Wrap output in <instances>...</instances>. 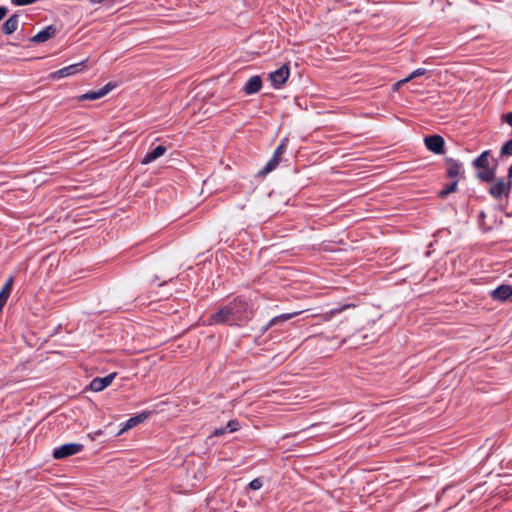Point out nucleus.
<instances>
[{
  "mask_svg": "<svg viewBox=\"0 0 512 512\" xmlns=\"http://www.w3.org/2000/svg\"><path fill=\"white\" fill-rule=\"evenodd\" d=\"M254 316L252 305L244 297H236L208 317L210 325L244 326Z\"/></svg>",
  "mask_w": 512,
  "mask_h": 512,
  "instance_id": "obj_1",
  "label": "nucleus"
},
{
  "mask_svg": "<svg viewBox=\"0 0 512 512\" xmlns=\"http://www.w3.org/2000/svg\"><path fill=\"white\" fill-rule=\"evenodd\" d=\"M508 181L503 178L498 179L489 189V193L495 199L508 198L512 184V164L508 168Z\"/></svg>",
  "mask_w": 512,
  "mask_h": 512,
  "instance_id": "obj_2",
  "label": "nucleus"
},
{
  "mask_svg": "<svg viewBox=\"0 0 512 512\" xmlns=\"http://www.w3.org/2000/svg\"><path fill=\"white\" fill-rule=\"evenodd\" d=\"M83 448V444L67 443L58 448H55L53 451V457L55 459H64L66 457L78 454L83 450Z\"/></svg>",
  "mask_w": 512,
  "mask_h": 512,
  "instance_id": "obj_3",
  "label": "nucleus"
},
{
  "mask_svg": "<svg viewBox=\"0 0 512 512\" xmlns=\"http://www.w3.org/2000/svg\"><path fill=\"white\" fill-rule=\"evenodd\" d=\"M290 69L288 64L282 65L277 70L269 74V79L274 88H280L288 80Z\"/></svg>",
  "mask_w": 512,
  "mask_h": 512,
  "instance_id": "obj_4",
  "label": "nucleus"
},
{
  "mask_svg": "<svg viewBox=\"0 0 512 512\" xmlns=\"http://www.w3.org/2000/svg\"><path fill=\"white\" fill-rule=\"evenodd\" d=\"M113 88L115 84L112 82L107 83L104 87L97 91H89L78 97L79 101H94L106 96Z\"/></svg>",
  "mask_w": 512,
  "mask_h": 512,
  "instance_id": "obj_5",
  "label": "nucleus"
},
{
  "mask_svg": "<svg viewBox=\"0 0 512 512\" xmlns=\"http://www.w3.org/2000/svg\"><path fill=\"white\" fill-rule=\"evenodd\" d=\"M425 146L428 150L435 154H441L444 152V139L440 135L426 136L424 139Z\"/></svg>",
  "mask_w": 512,
  "mask_h": 512,
  "instance_id": "obj_6",
  "label": "nucleus"
},
{
  "mask_svg": "<svg viewBox=\"0 0 512 512\" xmlns=\"http://www.w3.org/2000/svg\"><path fill=\"white\" fill-rule=\"evenodd\" d=\"M84 63H85V61H82V62H79L76 64L69 65L67 67H64L62 69H59V70L51 73L50 76L53 79H60V78H64L67 76L74 75L83 69Z\"/></svg>",
  "mask_w": 512,
  "mask_h": 512,
  "instance_id": "obj_7",
  "label": "nucleus"
},
{
  "mask_svg": "<svg viewBox=\"0 0 512 512\" xmlns=\"http://www.w3.org/2000/svg\"><path fill=\"white\" fill-rule=\"evenodd\" d=\"M115 376H116V373H111L102 378H99V377L94 378L89 384L90 390L94 391V392L103 391L106 387H108L112 383Z\"/></svg>",
  "mask_w": 512,
  "mask_h": 512,
  "instance_id": "obj_8",
  "label": "nucleus"
},
{
  "mask_svg": "<svg viewBox=\"0 0 512 512\" xmlns=\"http://www.w3.org/2000/svg\"><path fill=\"white\" fill-rule=\"evenodd\" d=\"M490 296L496 301L505 302L512 296V285H499L497 288L491 291Z\"/></svg>",
  "mask_w": 512,
  "mask_h": 512,
  "instance_id": "obj_9",
  "label": "nucleus"
},
{
  "mask_svg": "<svg viewBox=\"0 0 512 512\" xmlns=\"http://www.w3.org/2000/svg\"><path fill=\"white\" fill-rule=\"evenodd\" d=\"M298 314H299V312H293V313H285V314H281V315L273 317L266 325H264L260 328L261 335L266 333L269 330V328L281 325L284 322L290 320L291 318H293L294 316H296Z\"/></svg>",
  "mask_w": 512,
  "mask_h": 512,
  "instance_id": "obj_10",
  "label": "nucleus"
},
{
  "mask_svg": "<svg viewBox=\"0 0 512 512\" xmlns=\"http://www.w3.org/2000/svg\"><path fill=\"white\" fill-rule=\"evenodd\" d=\"M57 33V28L54 25H48L40 30L36 35L31 38V42L44 43L53 38Z\"/></svg>",
  "mask_w": 512,
  "mask_h": 512,
  "instance_id": "obj_11",
  "label": "nucleus"
},
{
  "mask_svg": "<svg viewBox=\"0 0 512 512\" xmlns=\"http://www.w3.org/2000/svg\"><path fill=\"white\" fill-rule=\"evenodd\" d=\"M262 88V79L259 75L250 77L243 87L246 95H252L260 91Z\"/></svg>",
  "mask_w": 512,
  "mask_h": 512,
  "instance_id": "obj_12",
  "label": "nucleus"
},
{
  "mask_svg": "<svg viewBox=\"0 0 512 512\" xmlns=\"http://www.w3.org/2000/svg\"><path fill=\"white\" fill-rule=\"evenodd\" d=\"M166 151H167V148L163 145H159L155 148H152L143 157V159L141 160V163L144 165L149 164V163L155 161L156 159H158L159 157L163 156L166 153Z\"/></svg>",
  "mask_w": 512,
  "mask_h": 512,
  "instance_id": "obj_13",
  "label": "nucleus"
},
{
  "mask_svg": "<svg viewBox=\"0 0 512 512\" xmlns=\"http://www.w3.org/2000/svg\"><path fill=\"white\" fill-rule=\"evenodd\" d=\"M446 165L447 170L446 174L449 178H452L453 180L458 179V176L461 172L462 165L457 160H454L452 158H446Z\"/></svg>",
  "mask_w": 512,
  "mask_h": 512,
  "instance_id": "obj_14",
  "label": "nucleus"
},
{
  "mask_svg": "<svg viewBox=\"0 0 512 512\" xmlns=\"http://www.w3.org/2000/svg\"><path fill=\"white\" fill-rule=\"evenodd\" d=\"M239 428H240L239 421L236 420V419H233V420L228 421L227 424L224 427L216 428L213 431V435L216 436V437H220V436H223L226 433L235 432V431L239 430Z\"/></svg>",
  "mask_w": 512,
  "mask_h": 512,
  "instance_id": "obj_15",
  "label": "nucleus"
},
{
  "mask_svg": "<svg viewBox=\"0 0 512 512\" xmlns=\"http://www.w3.org/2000/svg\"><path fill=\"white\" fill-rule=\"evenodd\" d=\"M18 24H19L18 15L17 14L11 15L4 22V24L2 26L3 33L6 34V35H10V34L14 33L17 30V28H18Z\"/></svg>",
  "mask_w": 512,
  "mask_h": 512,
  "instance_id": "obj_16",
  "label": "nucleus"
},
{
  "mask_svg": "<svg viewBox=\"0 0 512 512\" xmlns=\"http://www.w3.org/2000/svg\"><path fill=\"white\" fill-rule=\"evenodd\" d=\"M149 415H150V412H142L134 417H131L125 423V426L122 429V431L130 429V428L136 426L137 424L144 422L149 417Z\"/></svg>",
  "mask_w": 512,
  "mask_h": 512,
  "instance_id": "obj_17",
  "label": "nucleus"
},
{
  "mask_svg": "<svg viewBox=\"0 0 512 512\" xmlns=\"http://www.w3.org/2000/svg\"><path fill=\"white\" fill-rule=\"evenodd\" d=\"M489 156L490 151L486 150L482 152L476 159L473 161V166L476 168H488L489 165Z\"/></svg>",
  "mask_w": 512,
  "mask_h": 512,
  "instance_id": "obj_18",
  "label": "nucleus"
},
{
  "mask_svg": "<svg viewBox=\"0 0 512 512\" xmlns=\"http://www.w3.org/2000/svg\"><path fill=\"white\" fill-rule=\"evenodd\" d=\"M280 162H278L276 160V158H271L267 163L266 165L261 169L259 170L258 172V176L259 177H265L267 174H269L270 172H272L273 170L276 169V167L279 165Z\"/></svg>",
  "mask_w": 512,
  "mask_h": 512,
  "instance_id": "obj_19",
  "label": "nucleus"
},
{
  "mask_svg": "<svg viewBox=\"0 0 512 512\" xmlns=\"http://www.w3.org/2000/svg\"><path fill=\"white\" fill-rule=\"evenodd\" d=\"M350 307H354V305H353V304H345V305H341V306H339V307L333 308V309H331L330 311H328V312L324 313V314L322 315V318H323V320H324V321H329V320H331V318H332L334 315L339 314V313H341L342 311H344V310H346V309H348V308H350Z\"/></svg>",
  "mask_w": 512,
  "mask_h": 512,
  "instance_id": "obj_20",
  "label": "nucleus"
},
{
  "mask_svg": "<svg viewBox=\"0 0 512 512\" xmlns=\"http://www.w3.org/2000/svg\"><path fill=\"white\" fill-rule=\"evenodd\" d=\"M495 176L493 169L485 168L477 173V177L483 182H491Z\"/></svg>",
  "mask_w": 512,
  "mask_h": 512,
  "instance_id": "obj_21",
  "label": "nucleus"
},
{
  "mask_svg": "<svg viewBox=\"0 0 512 512\" xmlns=\"http://www.w3.org/2000/svg\"><path fill=\"white\" fill-rule=\"evenodd\" d=\"M458 185V179L453 180L451 183H448L444 186V188L439 192V196L441 198H445L450 193L456 191Z\"/></svg>",
  "mask_w": 512,
  "mask_h": 512,
  "instance_id": "obj_22",
  "label": "nucleus"
},
{
  "mask_svg": "<svg viewBox=\"0 0 512 512\" xmlns=\"http://www.w3.org/2000/svg\"><path fill=\"white\" fill-rule=\"evenodd\" d=\"M427 73V70L425 68H418L416 70H414L413 72L410 73V75L408 77H406L405 79L399 81L396 83V85H400V84H403V83H406L416 77H419V76H422V75H425Z\"/></svg>",
  "mask_w": 512,
  "mask_h": 512,
  "instance_id": "obj_23",
  "label": "nucleus"
},
{
  "mask_svg": "<svg viewBox=\"0 0 512 512\" xmlns=\"http://www.w3.org/2000/svg\"><path fill=\"white\" fill-rule=\"evenodd\" d=\"M287 145H286V139H283L281 143L277 146L275 149L272 158H276L278 162L281 161V156L286 152Z\"/></svg>",
  "mask_w": 512,
  "mask_h": 512,
  "instance_id": "obj_24",
  "label": "nucleus"
},
{
  "mask_svg": "<svg viewBox=\"0 0 512 512\" xmlns=\"http://www.w3.org/2000/svg\"><path fill=\"white\" fill-rule=\"evenodd\" d=\"M13 283H14V277L13 276H10L5 284L3 285L2 289L0 292H3L4 295H6L7 297L10 296L11 294V291H12V288H13Z\"/></svg>",
  "mask_w": 512,
  "mask_h": 512,
  "instance_id": "obj_25",
  "label": "nucleus"
},
{
  "mask_svg": "<svg viewBox=\"0 0 512 512\" xmlns=\"http://www.w3.org/2000/svg\"><path fill=\"white\" fill-rule=\"evenodd\" d=\"M13 283H14V277L13 276H10L5 284L3 285L2 289L0 292H3L4 295H6L7 297L10 296L11 294V291H12V288H13Z\"/></svg>",
  "mask_w": 512,
  "mask_h": 512,
  "instance_id": "obj_26",
  "label": "nucleus"
},
{
  "mask_svg": "<svg viewBox=\"0 0 512 512\" xmlns=\"http://www.w3.org/2000/svg\"><path fill=\"white\" fill-rule=\"evenodd\" d=\"M501 156H512V139L508 140L500 150Z\"/></svg>",
  "mask_w": 512,
  "mask_h": 512,
  "instance_id": "obj_27",
  "label": "nucleus"
},
{
  "mask_svg": "<svg viewBox=\"0 0 512 512\" xmlns=\"http://www.w3.org/2000/svg\"><path fill=\"white\" fill-rule=\"evenodd\" d=\"M262 486H263V483H262L261 479H259V478H255L252 481H250V483H249V488L252 490H259L262 488Z\"/></svg>",
  "mask_w": 512,
  "mask_h": 512,
  "instance_id": "obj_28",
  "label": "nucleus"
},
{
  "mask_svg": "<svg viewBox=\"0 0 512 512\" xmlns=\"http://www.w3.org/2000/svg\"><path fill=\"white\" fill-rule=\"evenodd\" d=\"M486 217V214L484 211H481L478 215V218H479V225L480 227L482 228L483 231H488L490 230L491 228L489 226H486L485 223H484V218Z\"/></svg>",
  "mask_w": 512,
  "mask_h": 512,
  "instance_id": "obj_29",
  "label": "nucleus"
},
{
  "mask_svg": "<svg viewBox=\"0 0 512 512\" xmlns=\"http://www.w3.org/2000/svg\"><path fill=\"white\" fill-rule=\"evenodd\" d=\"M37 0H11V3L15 6H25L36 2Z\"/></svg>",
  "mask_w": 512,
  "mask_h": 512,
  "instance_id": "obj_30",
  "label": "nucleus"
},
{
  "mask_svg": "<svg viewBox=\"0 0 512 512\" xmlns=\"http://www.w3.org/2000/svg\"><path fill=\"white\" fill-rule=\"evenodd\" d=\"M9 297H7L6 295H4L3 292H0V312H2L5 304L7 303V300H8Z\"/></svg>",
  "mask_w": 512,
  "mask_h": 512,
  "instance_id": "obj_31",
  "label": "nucleus"
},
{
  "mask_svg": "<svg viewBox=\"0 0 512 512\" xmlns=\"http://www.w3.org/2000/svg\"><path fill=\"white\" fill-rule=\"evenodd\" d=\"M8 9L4 6H0V21L6 16Z\"/></svg>",
  "mask_w": 512,
  "mask_h": 512,
  "instance_id": "obj_32",
  "label": "nucleus"
},
{
  "mask_svg": "<svg viewBox=\"0 0 512 512\" xmlns=\"http://www.w3.org/2000/svg\"><path fill=\"white\" fill-rule=\"evenodd\" d=\"M505 121L512 127V112H509L505 115Z\"/></svg>",
  "mask_w": 512,
  "mask_h": 512,
  "instance_id": "obj_33",
  "label": "nucleus"
},
{
  "mask_svg": "<svg viewBox=\"0 0 512 512\" xmlns=\"http://www.w3.org/2000/svg\"><path fill=\"white\" fill-rule=\"evenodd\" d=\"M347 339L346 338H343L340 345H343L344 343H346Z\"/></svg>",
  "mask_w": 512,
  "mask_h": 512,
  "instance_id": "obj_34",
  "label": "nucleus"
}]
</instances>
